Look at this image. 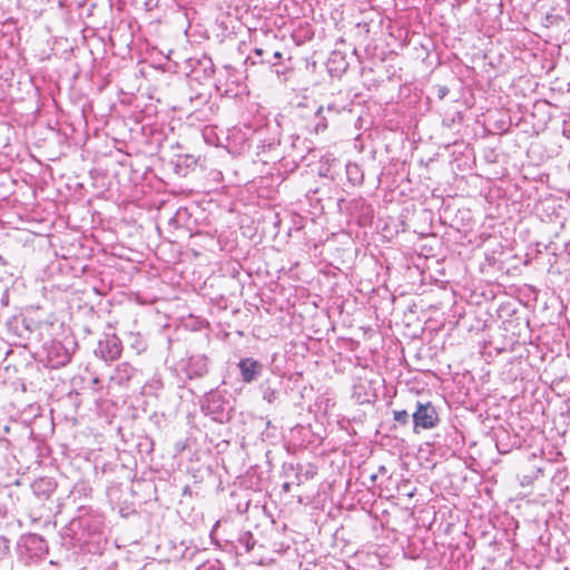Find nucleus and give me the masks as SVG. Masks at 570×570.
I'll return each instance as SVG.
<instances>
[{"label": "nucleus", "instance_id": "obj_1", "mask_svg": "<svg viewBox=\"0 0 570 570\" xmlns=\"http://www.w3.org/2000/svg\"><path fill=\"white\" fill-rule=\"evenodd\" d=\"M413 431L419 433L421 430H431L439 423V414L431 402H416L415 410L412 413Z\"/></svg>", "mask_w": 570, "mask_h": 570}, {"label": "nucleus", "instance_id": "obj_2", "mask_svg": "<svg viewBox=\"0 0 570 570\" xmlns=\"http://www.w3.org/2000/svg\"><path fill=\"white\" fill-rule=\"evenodd\" d=\"M202 410L215 422L224 423L229 420V414L226 411V401L217 392L212 391L205 396Z\"/></svg>", "mask_w": 570, "mask_h": 570}, {"label": "nucleus", "instance_id": "obj_3", "mask_svg": "<svg viewBox=\"0 0 570 570\" xmlns=\"http://www.w3.org/2000/svg\"><path fill=\"white\" fill-rule=\"evenodd\" d=\"M122 344L118 336L114 333H105L98 342L96 355H99L106 362H112L120 357Z\"/></svg>", "mask_w": 570, "mask_h": 570}, {"label": "nucleus", "instance_id": "obj_4", "mask_svg": "<svg viewBox=\"0 0 570 570\" xmlns=\"http://www.w3.org/2000/svg\"><path fill=\"white\" fill-rule=\"evenodd\" d=\"M237 367L239 368L242 381L246 384L258 380L264 370V365L253 357L242 358L237 363Z\"/></svg>", "mask_w": 570, "mask_h": 570}, {"label": "nucleus", "instance_id": "obj_5", "mask_svg": "<svg viewBox=\"0 0 570 570\" xmlns=\"http://www.w3.org/2000/svg\"><path fill=\"white\" fill-rule=\"evenodd\" d=\"M19 282V277L9 268L0 266V294L2 306H8L10 301V292L14 289Z\"/></svg>", "mask_w": 570, "mask_h": 570}, {"label": "nucleus", "instance_id": "obj_6", "mask_svg": "<svg viewBox=\"0 0 570 570\" xmlns=\"http://www.w3.org/2000/svg\"><path fill=\"white\" fill-rule=\"evenodd\" d=\"M188 379H199L208 373V360L205 355H193L186 364Z\"/></svg>", "mask_w": 570, "mask_h": 570}, {"label": "nucleus", "instance_id": "obj_7", "mask_svg": "<svg viewBox=\"0 0 570 570\" xmlns=\"http://www.w3.org/2000/svg\"><path fill=\"white\" fill-rule=\"evenodd\" d=\"M57 484L52 478L43 476L31 484L33 494L39 499H48L56 490Z\"/></svg>", "mask_w": 570, "mask_h": 570}, {"label": "nucleus", "instance_id": "obj_8", "mask_svg": "<svg viewBox=\"0 0 570 570\" xmlns=\"http://www.w3.org/2000/svg\"><path fill=\"white\" fill-rule=\"evenodd\" d=\"M352 396L357 403L364 404L370 403L375 394L371 391V383L360 379L353 384Z\"/></svg>", "mask_w": 570, "mask_h": 570}, {"label": "nucleus", "instance_id": "obj_9", "mask_svg": "<svg viewBox=\"0 0 570 570\" xmlns=\"http://www.w3.org/2000/svg\"><path fill=\"white\" fill-rule=\"evenodd\" d=\"M346 176L353 185H361L364 179L363 170L356 163H348L346 165Z\"/></svg>", "mask_w": 570, "mask_h": 570}, {"label": "nucleus", "instance_id": "obj_10", "mask_svg": "<svg viewBox=\"0 0 570 570\" xmlns=\"http://www.w3.org/2000/svg\"><path fill=\"white\" fill-rule=\"evenodd\" d=\"M259 390L262 392L263 400L269 404H273L279 394V390L276 386H273L269 381H264Z\"/></svg>", "mask_w": 570, "mask_h": 570}, {"label": "nucleus", "instance_id": "obj_11", "mask_svg": "<svg viewBox=\"0 0 570 570\" xmlns=\"http://www.w3.org/2000/svg\"><path fill=\"white\" fill-rule=\"evenodd\" d=\"M335 118L334 117H330L325 112H320V109L317 108V110L315 111V126H314V131L316 134L318 132H323L327 129L328 127V122L334 120Z\"/></svg>", "mask_w": 570, "mask_h": 570}, {"label": "nucleus", "instance_id": "obj_12", "mask_svg": "<svg viewBox=\"0 0 570 570\" xmlns=\"http://www.w3.org/2000/svg\"><path fill=\"white\" fill-rule=\"evenodd\" d=\"M176 552L173 554L176 559H190L196 551V548L185 546V542L181 541L179 548L175 547Z\"/></svg>", "mask_w": 570, "mask_h": 570}, {"label": "nucleus", "instance_id": "obj_13", "mask_svg": "<svg viewBox=\"0 0 570 570\" xmlns=\"http://www.w3.org/2000/svg\"><path fill=\"white\" fill-rule=\"evenodd\" d=\"M318 109L321 114L325 112L330 117L336 118L344 110V107H341L336 102H331L327 104L326 106H320Z\"/></svg>", "mask_w": 570, "mask_h": 570}, {"label": "nucleus", "instance_id": "obj_14", "mask_svg": "<svg viewBox=\"0 0 570 570\" xmlns=\"http://www.w3.org/2000/svg\"><path fill=\"white\" fill-rule=\"evenodd\" d=\"M134 371H135L134 367L130 366L128 363H124L117 367V372H118L120 381L130 380Z\"/></svg>", "mask_w": 570, "mask_h": 570}, {"label": "nucleus", "instance_id": "obj_15", "mask_svg": "<svg viewBox=\"0 0 570 570\" xmlns=\"http://www.w3.org/2000/svg\"><path fill=\"white\" fill-rule=\"evenodd\" d=\"M239 543L249 552L254 549L256 541L250 532H246L239 538Z\"/></svg>", "mask_w": 570, "mask_h": 570}, {"label": "nucleus", "instance_id": "obj_16", "mask_svg": "<svg viewBox=\"0 0 570 570\" xmlns=\"http://www.w3.org/2000/svg\"><path fill=\"white\" fill-rule=\"evenodd\" d=\"M393 419L401 425H406L410 422V414L406 410H394Z\"/></svg>", "mask_w": 570, "mask_h": 570}, {"label": "nucleus", "instance_id": "obj_17", "mask_svg": "<svg viewBox=\"0 0 570 570\" xmlns=\"http://www.w3.org/2000/svg\"><path fill=\"white\" fill-rule=\"evenodd\" d=\"M10 552V541L3 535H0V560L4 559Z\"/></svg>", "mask_w": 570, "mask_h": 570}, {"label": "nucleus", "instance_id": "obj_18", "mask_svg": "<svg viewBox=\"0 0 570 570\" xmlns=\"http://www.w3.org/2000/svg\"><path fill=\"white\" fill-rule=\"evenodd\" d=\"M196 570H224V568L218 560H214L203 563Z\"/></svg>", "mask_w": 570, "mask_h": 570}, {"label": "nucleus", "instance_id": "obj_19", "mask_svg": "<svg viewBox=\"0 0 570 570\" xmlns=\"http://www.w3.org/2000/svg\"><path fill=\"white\" fill-rule=\"evenodd\" d=\"M435 95L439 99H444L449 94V88L446 86L438 85L434 87Z\"/></svg>", "mask_w": 570, "mask_h": 570}, {"label": "nucleus", "instance_id": "obj_20", "mask_svg": "<svg viewBox=\"0 0 570 570\" xmlns=\"http://www.w3.org/2000/svg\"><path fill=\"white\" fill-rule=\"evenodd\" d=\"M281 58H282V52H281V51H275V52L273 53V59H274V60H271V59H269V60H267V62H268V63H271V65H276V61H275V60H279Z\"/></svg>", "mask_w": 570, "mask_h": 570}, {"label": "nucleus", "instance_id": "obj_21", "mask_svg": "<svg viewBox=\"0 0 570 570\" xmlns=\"http://www.w3.org/2000/svg\"><path fill=\"white\" fill-rule=\"evenodd\" d=\"M254 53H255L256 56H258V57H262V56H263V53H264V50H263L262 48H256V49L254 50Z\"/></svg>", "mask_w": 570, "mask_h": 570}, {"label": "nucleus", "instance_id": "obj_22", "mask_svg": "<svg viewBox=\"0 0 570 570\" xmlns=\"http://www.w3.org/2000/svg\"><path fill=\"white\" fill-rule=\"evenodd\" d=\"M0 266L7 267V261L0 255Z\"/></svg>", "mask_w": 570, "mask_h": 570}, {"label": "nucleus", "instance_id": "obj_23", "mask_svg": "<svg viewBox=\"0 0 570 570\" xmlns=\"http://www.w3.org/2000/svg\"><path fill=\"white\" fill-rule=\"evenodd\" d=\"M283 489H284V491H285V492H288V491H289V489H291V484H289V483H287V482H286V483H284V484H283Z\"/></svg>", "mask_w": 570, "mask_h": 570}, {"label": "nucleus", "instance_id": "obj_24", "mask_svg": "<svg viewBox=\"0 0 570 570\" xmlns=\"http://www.w3.org/2000/svg\"><path fill=\"white\" fill-rule=\"evenodd\" d=\"M379 472H380V473H385V472H386V468H385L384 465H381V466L379 468Z\"/></svg>", "mask_w": 570, "mask_h": 570}, {"label": "nucleus", "instance_id": "obj_25", "mask_svg": "<svg viewBox=\"0 0 570 570\" xmlns=\"http://www.w3.org/2000/svg\"><path fill=\"white\" fill-rule=\"evenodd\" d=\"M376 478H377V475H376V474L371 475V480H372V482H375Z\"/></svg>", "mask_w": 570, "mask_h": 570}, {"label": "nucleus", "instance_id": "obj_26", "mask_svg": "<svg viewBox=\"0 0 570 570\" xmlns=\"http://www.w3.org/2000/svg\"><path fill=\"white\" fill-rule=\"evenodd\" d=\"M69 358H70V357H69L68 355H66V360H65V361H62L61 363L63 364V363L68 362V361H69Z\"/></svg>", "mask_w": 570, "mask_h": 570}]
</instances>
